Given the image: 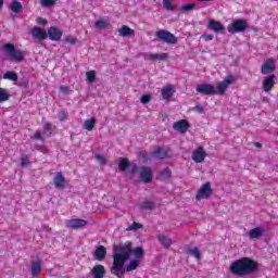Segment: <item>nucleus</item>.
<instances>
[{"label":"nucleus","mask_w":278,"mask_h":278,"mask_svg":"<svg viewBox=\"0 0 278 278\" xmlns=\"http://www.w3.org/2000/svg\"><path fill=\"white\" fill-rule=\"evenodd\" d=\"M254 270H257V263L249 257L239 258L229 267V271L236 277H247V275H252Z\"/></svg>","instance_id":"obj_1"},{"label":"nucleus","mask_w":278,"mask_h":278,"mask_svg":"<svg viewBox=\"0 0 278 278\" xmlns=\"http://www.w3.org/2000/svg\"><path fill=\"white\" fill-rule=\"evenodd\" d=\"M127 255L122 256L121 254H113V266L111 271L116 277H121L125 273V262H127Z\"/></svg>","instance_id":"obj_2"},{"label":"nucleus","mask_w":278,"mask_h":278,"mask_svg":"<svg viewBox=\"0 0 278 278\" xmlns=\"http://www.w3.org/2000/svg\"><path fill=\"white\" fill-rule=\"evenodd\" d=\"M2 51H4L10 60H14L15 62H23V60H25L23 52H21V50H16L14 43H5L2 47Z\"/></svg>","instance_id":"obj_3"},{"label":"nucleus","mask_w":278,"mask_h":278,"mask_svg":"<svg viewBox=\"0 0 278 278\" xmlns=\"http://www.w3.org/2000/svg\"><path fill=\"white\" fill-rule=\"evenodd\" d=\"M155 36L161 42H166V45H177V37L168 30H157Z\"/></svg>","instance_id":"obj_4"},{"label":"nucleus","mask_w":278,"mask_h":278,"mask_svg":"<svg viewBox=\"0 0 278 278\" xmlns=\"http://www.w3.org/2000/svg\"><path fill=\"white\" fill-rule=\"evenodd\" d=\"M227 29L229 34H240L249 29V24L244 20H238L228 25Z\"/></svg>","instance_id":"obj_5"},{"label":"nucleus","mask_w":278,"mask_h":278,"mask_svg":"<svg viewBox=\"0 0 278 278\" xmlns=\"http://www.w3.org/2000/svg\"><path fill=\"white\" fill-rule=\"evenodd\" d=\"M115 251L114 255H121L129 260L131 257V242L126 241L125 244L118 245Z\"/></svg>","instance_id":"obj_6"},{"label":"nucleus","mask_w":278,"mask_h":278,"mask_svg":"<svg viewBox=\"0 0 278 278\" xmlns=\"http://www.w3.org/2000/svg\"><path fill=\"white\" fill-rule=\"evenodd\" d=\"M195 90L197 92H199V94H204V96L218 94L216 87L210 84H200L197 86Z\"/></svg>","instance_id":"obj_7"},{"label":"nucleus","mask_w":278,"mask_h":278,"mask_svg":"<svg viewBox=\"0 0 278 278\" xmlns=\"http://www.w3.org/2000/svg\"><path fill=\"white\" fill-rule=\"evenodd\" d=\"M210 197H212V186L210 185V182H206L201 186L195 195V199L198 201H201L203 199H210Z\"/></svg>","instance_id":"obj_8"},{"label":"nucleus","mask_w":278,"mask_h":278,"mask_svg":"<svg viewBox=\"0 0 278 278\" xmlns=\"http://www.w3.org/2000/svg\"><path fill=\"white\" fill-rule=\"evenodd\" d=\"M139 170L140 179L143 184H151V181H153V169H151V167L142 166Z\"/></svg>","instance_id":"obj_9"},{"label":"nucleus","mask_w":278,"mask_h":278,"mask_svg":"<svg viewBox=\"0 0 278 278\" xmlns=\"http://www.w3.org/2000/svg\"><path fill=\"white\" fill-rule=\"evenodd\" d=\"M233 84V76H228L226 79L217 84V94H225L227 92V88Z\"/></svg>","instance_id":"obj_10"},{"label":"nucleus","mask_w":278,"mask_h":278,"mask_svg":"<svg viewBox=\"0 0 278 278\" xmlns=\"http://www.w3.org/2000/svg\"><path fill=\"white\" fill-rule=\"evenodd\" d=\"M205 157H207V153L203 149V147H199L197 150H194L191 154V159L195 164H201V162H204Z\"/></svg>","instance_id":"obj_11"},{"label":"nucleus","mask_w":278,"mask_h":278,"mask_svg":"<svg viewBox=\"0 0 278 278\" xmlns=\"http://www.w3.org/2000/svg\"><path fill=\"white\" fill-rule=\"evenodd\" d=\"M65 225L67 229H81L83 227H86L88 225V222L85 219H68L65 222Z\"/></svg>","instance_id":"obj_12"},{"label":"nucleus","mask_w":278,"mask_h":278,"mask_svg":"<svg viewBox=\"0 0 278 278\" xmlns=\"http://www.w3.org/2000/svg\"><path fill=\"white\" fill-rule=\"evenodd\" d=\"M275 79H277V76L275 74H271L263 79V91L268 93L273 88L275 87Z\"/></svg>","instance_id":"obj_13"},{"label":"nucleus","mask_w":278,"mask_h":278,"mask_svg":"<svg viewBox=\"0 0 278 278\" xmlns=\"http://www.w3.org/2000/svg\"><path fill=\"white\" fill-rule=\"evenodd\" d=\"M53 184L56 190H64L66 188V178L61 172H58L53 178Z\"/></svg>","instance_id":"obj_14"},{"label":"nucleus","mask_w":278,"mask_h":278,"mask_svg":"<svg viewBox=\"0 0 278 278\" xmlns=\"http://www.w3.org/2000/svg\"><path fill=\"white\" fill-rule=\"evenodd\" d=\"M207 28L215 34H223L225 31V26L218 21L210 20L207 23Z\"/></svg>","instance_id":"obj_15"},{"label":"nucleus","mask_w":278,"mask_h":278,"mask_svg":"<svg viewBox=\"0 0 278 278\" xmlns=\"http://www.w3.org/2000/svg\"><path fill=\"white\" fill-rule=\"evenodd\" d=\"M275 62L273 61V59H269L262 65L261 73L262 75H270V73H275Z\"/></svg>","instance_id":"obj_16"},{"label":"nucleus","mask_w":278,"mask_h":278,"mask_svg":"<svg viewBox=\"0 0 278 278\" xmlns=\"http://www.w3.org/2000/svg\"><path fill=\"white\" fill-rule=\"evenodd\" d=\"M188 127H190V125L186 119L178 121L173 124V128L175 131H179V134H186V131H188Z\"/></svg>","instance_id":"obj_17"},{"label":"nucleus","mask_w":278,"mask_h":278,"mask_svg":"<svg viewBox=\"0 0 278 278\" xmlns=\"http://www.w3.org/2000/svg\"><path fill=\"white\" fill-rule=\"evenodd\" d=\"M156 240H159L160 244H162L164 249H170V247H173V239L164 233H159L156 236Z\"/></svg>","instance_id":"obj_18"},{"label":"nucleus","mask_w":278,"mask_h":278,"mask_svg":"<svg viewBox=\"0 0 278 278\" xmlns=\"http://www.w3.org/2000/svg\"><path fill=\"white\" fill-rule=\"evenodd\" d=\"M40 273H42V260H37L31 263L30 275L33 277H38V275H40Z\"/></svg>","instance_id":"obj_19"},{"label":"nucleus","mask_w":278,"mask_h":278,"mask_svg":"<svg viewBox=\"0 0 278 278\" xmlns=\"http://www.w3.org/2000/svg\"><path fill=\"white\" fill-rule=\"evenodd\" d=\"M91 275L93 278H104L105 277V266L98 264L91 269Z\"/></svg>","instance_id":"obj_20"},{"label":"nucleus","mask_w":278,"mask_h":278,"mask_svg":"<svg viewBox=\"0 0 278 278\" xmlns=\"http://www.w3.org/2000/svg\"><path fill=\"white\" fill-rule=\"evenodd\" d=\"M48 37L50 40L58 41L62 39V31L58 27H50L48 29Z\"/></svg>","instance_id":"obj_21"},{"label":"nucleus","mask_w":278,"mask_h":278,"mask_svg":"<svg viewBox=\"0 0 278 278\" xmlns=\"http://www.w3.org/2000/svg\"><path fill=\"white\" fill-rule=\"evenodd\" d=\"M31 36L38 40H47V30L40 27H34L31 30Z\"/></svg>","instance_id":"obj_22"},{"label":"nucleus","mask_w":278,"mask_h":278,"mask_svg":"<svg viewBox=\"0 0 278 278\" xmlns=\"http://www.w3.org/2000/svg\"><path fill=\"white\" fill-rule=\"evenodd\" d=\"M93 255L98 262H103L108 255V250H105V247L100 245L96 249Z\"/></svg>","instance_id":"obj_23"},{"label":"nucleus","mask_w":278,"mask_h":278,"mask_svg":"<svg viewBox=\"0 0 278 278\" xmlns=\"http://www.w3.org/2000/svg\"><path fill=\"white\" fill-rule=\"evenodd\" d=\"M118 34L119 36H122L123 38H131V36H134L136 34V31L134 29H131L129 26L127 25H123L119 29H118Z\"/></svg>","instance_id":"obj_24"},{"label":"nucleus","mask_w":278,"mask_h":278,"mask_svg":"<svg viewBox=\"0 0 278 278\" xmlns=\"http://www.w3.org/2000/svg\"><path fill=\"white\" fill-rule=\"evenodd\" d=\"M161 94H162L163 99L168 101V99H170V97H173V94H175V90L173 89V85H167V86L163 87L162 90H161Z\"/></svg>","instance_id":"obj_25"},{"label":"nucleus","mask_w":278,"mask_h":278,"mask_svg":"<svg viewBox=\"0 0 278 278\" xmlns=\"http://www.w3.org/2000/svg\"><path fill=\"white\" fill-rule=\"evenodd\" d=\"M264 236V229L256 227L249 231L250 240H257V238H262Z\"/></svg>","instance_id":"obj_26"},{"label":"nucleus","mask_w":278,"mask_h":278,"mask_svg":"<svg viewBox=\"0 0 278 278\" xmlns=\"http://www.w3.org/2000/svg\"><path fill=\"white\" fill-rule=\"evenodd\" d=\"M168 153H166V150L164 148H157L154 152H152V157H155L156 160H164Z\"/></svg>","instance_id":"obj_27"},{"label":"nucleus","mask_w":278,"mask_h":278,"mask_svg":"<svg viewBox=\"0 0 278 278\" xmlns=\"http://www.w3.org/2000/svg\"><path fill=\"white\" fill-rule=\"evenodd\" d=\"M10 10H12L14 14H21V12H23V4L16 0H13L10 5Z\"/></svg>","instance_id":"obj_28"},{"label":"nucleus","mask_w":278,"mask_h":278,"mask_svg":"<svg viewBox=\"0 0 278 278\" xmlns=\"http://www.w3.org/2000/svg\"><path fill=\"white\" fill-rule=\"evenodd\" d=\"M97 125V119L91 118L84 122L83 127L84 129H87V131H92L94 129V126Z\"/></svg>","instance_id":"obj_29"},{"label":"nucleus","mask_w":278,"mask_h":278,"mask_svg":"<svg viewBox=\"0 0 278 278\" xmlns=\"http://www.w3.org/2000/svg\"><path fill=\"white\" fill-rule=\"evenodd\" d=\"M110 27V23L108 20H99L94 23L96 29H108Z\"/></svg>","instance_id":"obj_30"},{"label":"nucleus","mask_w":278,"mask_h":278,"mask_svg":"<svg viewBox=\"0 0 278 278\" xmlns=\"http://www.w3.org/2000/svg\"><path fill=\"white\" fill-rule=\"evenodd\" d=\"M3 79H9L10 81H18V74H16V72L9 71L4 73Z\"/></svg>","instance_id":"obj_31"},{"label":"nucleus","mask_w":278,"mask_h":278,"mask_svg":"<svg viewBox=\"0 0 278 278\" xmlns=\"http://www.w3.org/2000/svg\"><path fill=\"white\" fill-rule=\"evenodd\" d=\"M140 266V262L137 260L130 261V263L125 267V273H131V270H136Z\"/></svg>","instance_id":"obj_32"},{"label":"nucleus","mask_w":278,"mask_h":278,"mask_svg":"<svg viewBox=\"0 0 278 278\" xmlns=\"http://www.w3.org/2000/svg\"><path fill=\"white\" fill-rule=\"evenodd\" d=\"M129 159H122L118 163V168L122 173H125V170H127V168H129Z\"/></svg>","instance_id":"obj_33"},{"label":"nucleus","mask_w":278,"mask_h":278,"mask_svg":"<svg viewBox=\"0 0 278 278\" xmlns=\"http://www.w3.org/2000/svg\"><path fill=\"white\" fill-rule=\"evenodd\" d=\"M85 75L87 77L88 84H94V81L97 80V72L94 71L86 72Z\"/></svg>","instance_id":"obj_34"},{"label":"nucleus","mask_w":278,"mask_h":278,"mask_svg":"<svg viewBox=\"0 0 278 278\" xmlns=\"http://www.w3.org/2000/svg\"><path fill=\"white\" fill-rule=\"evenodd\" d=\"M187 255H192L195 260H201V252L199 251V248L188 249Z\"/></svg>","instance_id":"obj_35"},{"label":"nucleus","mask_w":278,"mask_h":278,"mask_svg":"<svg viewBox=\"0 0 278 278\" xmlns=\"http://www.w3.org/2000/svg\"><path fill=\"white\" fill-rule=\"evenodd\" d=\"M168 58V53H153V62H164Z\"/></svg>","instance_id":"obj_36"},{"label":"nucleus","mask_w":278,"mask_h":278,"mask_svg":"<svg viewBox=\"0 0 278 278\" xmlns=\"http://www.w3.org/2000/svg\"><path fill=\"white\" fill-rule=\"evenodd\" d=\"M10 93H8L7 89L0 88V103H4V101L10 100Z\"/></svg>","instance_id":"obj_37"},{"label":"nucleus","mask_w":278,"mask_h":278,"mask_svg":"<svg viewBox=\"0 0 278 278\" xmlns=\"http://www.w3.org/2000/svg\"><path fill=\"white\" fill-rule=\"evenodd\" d=\"M170 175H172L170 168L166 167L165 169H163L161 172L162 181H168V179H170Z\"/></svg>","instance_id":"obj_38"},{"label":"nucleus","mask_w":278,"mask_h":278,"mask_svg":"<svg viewBox=\"0 0 278 278\" xmlns=\"http://www.w3.org/2000/svg\"><path fill=\"white\" fill-rule=\"evenodd\" d=\"M197 8L195 3H187L180 8V12H192Z\"/></svg>","instance_id":"obj_39"},{"label":"nucleus","mask_w":278,"mask_h":278,"mask_svg":"<svg viewBox=\"0 0 278 278\" xmlns=\"http://www.w3.org/2000/svg\"><path fill=\"white\" fill-rule=\"evenodd\" d=\"M141 210H155V203L151 201H146L140 204Z\"/></svg>","instance_id":"obj_40"},{"label":"nucleus","mask_w":278,"mask_h":278,"mask_svg":"<svg viewBox=\"0 0 278 278\" xmlns=\"http://www.w3.org/2000/svg\"><path fill=\"white\" fill-rule=\"evenodd\" d=\"M163 7L169 12H175V7H173V0H163Z\"/></svg>","instance_id":"obj_41"},{"label":"nucleus","mask_w":278,"mask_h":278,"mask_svg":"<svg viewBox=\"0 0 278 278\" xmlns=\"http://www.w3.org/2000/svg\"><path fill=\"white\" fill-rule=\"evenodd\" d=\"M131 253L135 255V257H143L144 256V250L142 248H135L131 250Z\"/></svg>","instance_id":"obj_42"},{"label":"nucleus","mask_w":278,"mask_h":278,"mask_svg":"<svg viewBox=\"0 0 278 278\" xmlns=\"http://www.w3.org/2000/svg\"><path fill=\"white\" fill-rule=\"evenodd\" d=\"M138 156L140 157V160H143V162H150V160H151V156L149 155V152H147V151L139 152Z\"/></svg>","instance_id":"obj_43"},{"label":"nucleus","mask_w":278,"mask_h":278,"mask_svg":"<svg viewBox=\"0 0 278 278\" xmlns=\"http://www.w3.org/2000/svg\"><path fill=\"white\" fill-rule=\"evenodd\" d=\"M137 229H142V224L134 222L131 226H129L126 231H137Z\"/></svg>","instance_id":"obj_44"},{"label":"nucleus","mask_w":278,"mask_h":278,"mask_svg":"<svg viewBox=\"0 0 278 278\" xmlns=\"http://www.w3.org/2000/svg\"><path fill=\"white\" fill-rule=\"evenodd\" d=\"M56 2H58V0H41V5L43 8H51Z\"/></svg>","instance_id":"obj_45"},{"label":"nucleus","mask_w":278,"mask_h":278,"mask_svg":"<svg viewBox=\"0 0 278 278\" xmlns=\"http://www.w3.org/2000/svg\"><path fill=\"white\" fill-rule=\"evenodd\" d=\"M59 118L61 121V123H64V121H66V118H68V114L64 111L59 112Z\"/></svg>","instance_id":"obj_46"},{"label":"nucleus","mask_w":278,"mask_h":278,"mask_svg":"<svg viewBox=\"0 0 278 278\" xmlns=\"http://www.w3.org/2000/svg\"><path fill=\"white\" fill-rule=\"evenodd\" d=\"M96 160L101 163V164H108V161L105 160V156L101 155V154H97L96 155Z\"/></svg>","instance_id":"obj_47"},{"label":"nucleus","mask_w":278,"mask_h":278,"mask_svg":"<svg viewBox=\"0 0 278 278\" xmlns=\"http://www.w3.org/2000/svg\"><path fill=\"white\" fill-rule=\"evenodd\" d=\"M65 42H68L70 45H75L77 42V38L68 36L65 38Z\"/></svg>","instance_id":"obj_48"},{"label":"nucleus","mask_w":278,"mask_h":278,"mask_svg":"<svg viewBox=\"0 0 278 278\" xmlns=\"http://www.w3.org/2000/svg\"><path fill=\"white\" fill-rule=\"evenodd\" d=\"M141 103H149L151 101V96L150 94H143L140 98Z\"/></svg>","instance_id":"obj_49"},{"label":"nucleus","mask_w":278,"mask_h":278,"mask_svg":"<svg viewBox=\"0 0 278 278\" xmlns=\"http://www.w3.org/2000/svg\"><path fill=\"white\" fill-rule=\"evenodd\" d=\"M28 165H29V157H27V156L22 157L21 166L25 167V166H28Z\"/></svg>","instance_id":"obj_50"},{"label":"nucleus","mask_w":278,"mask_h":278,"mask_svg":"<svg viewBox=\"0 0 278 278\" xmlns=\"http://www.w3.org/2000/svg\"><path fill=\"white\" fill-rule=\"evenodd\" d=\"M153 53H143V59L153 62Z\"/></svg>","instance_id":"obj_51"},{"label":"nucleus","mask_w":278,"mask_h":278,"mask_svg":"<svg viewBox=\"0 0 278 278\" xmlns=\"http://www.w3.org/2000/svg\"><path fill=\"white\" fill-rule=\"evenodd\" d=\"M60 91L63 92V94H68V92H71V88L66 86H61Z\"/></svg>","instance_id":"obj_52"},{"label":"nucleus","mask_w":278,"mask_h":278,"mask_svg":"<svg viewBox=\"0 0 278 278\" xmlns=\"http://www.w3.org/2000/svg\"><path fill=\"white\" fill-rule=\"evenodd\" d=\"M202 38L205 42H210V40H214V35H203Z\"/></svg>","instance_id":"obj_53"},{"label":"nucleus","mask_w":278,"mask_h":278,"mask_svg":"<svg viewBox=\"0 0 278 278\" xmlns=\"http://www.w3.org/2000/svg\"><path fill=\"white\" fill-rule=\"evenodd\" d=\"M35 140H45V138L42 137V135L40 134V131H36L34 135Z\"/></svg>","instance_id":"obj_54"},{"label":"nucleus","mask_w":278,"mask_h":278,"mask_svg":"<svg viewBox=\"0 0 278 278\" xmlns=\"http://www.w3.org/2000/svg\"><path fill=\"white\" fill-rule=\"evenodd\" d=\"M194 110H195V112H198L199 114H203V112H204V109H203V106H201V105L194 106Z\"/></svg>","instance_id":"obj_55"},{"label":"nucleus","mask_w":278,"mask_h":278,"mask_svg":"<svg viewBox=\"0 0 278 278\" xmlns=\"http://www.w3.org/2000/svg\"><path fill=\"white\" fill-rule=\"evenodd\" d=\"M137 170H138V165L134 164V165H131L129 173H130V175H134Z\"/></svg>","instance_id":"obj_56"},{"label":"nucleus","mask_w":278,"mask_h":278,"mask_svg":"<svg viewBox=\"0 0 278 278\" xmlns=\"http://www.w3.org/2000/svg\"><path fill=\"white\" fill-rule=\"evenodd\" d=\"M43 131H45V134H47V131H51V124H49V123L45 124Z\"/></svg>","instance_id":"obj_57"},{"label":"nucleus","mask_w":278,"mask_h":278,"mask_svg":"<svg viewBox=\"0 0 278 278\" xmlns=\"http://www.w3.org/2000/svg\"><path fill=\"white\" fill-rule=\"evenodd\" d=\"M37 23L39 24V25H47V20H45V18H38V21H37Z\"/></svg>","instance_id":"obj_58"},{"label":"nucleus","mask_w":278,"mask_h":278,"mask_svg":"<svg viewBox=\"0 0 278 278\" xmlns=\"http://www.w3.org/2000/svg\"><path fill=\"white\" fill-rule=\"evenodd\" d=\"M35 149L37 151H45V147H40V146H35Z\"/></svg>","instance_id":"obj_59"},{"label":"nucleus","mask_w":278,"mask_h":278,"mask_svg":"<svg viewBox=\"0 0 278 278\" xmlns=\"http://www.w3.org/2000/svg\"><path fill=\"white\" fill-rule=\"evenodd\" d=\"M35 149L37 151H45V147H40V146H35Z\"/></svg>","instance_id":"obj_60"},{"label":"nucleus","mask_w":278,"mask_h":278,"mask_svg":"<svg viewBox=\"0 0 278 278\" xmlns=\"http://www.w3.org/2000/svg\"><path fill=\"white\" fill-rule=\"evenodd\" d=\"M254 147H256V149H262V143L255 142V143H254Z\"/></svg>","instance_id":"obj_61"},{"label":"nucleus","mask_w":278,"mask_h":278,"mask_svg":"<svg viewBox=\"0 0 278 278\" xmlns=\"http://www.w3.org/2000/svg\"><path fill=\"white\" fill-rule=\"evenodd\" d=\"M3 8V0H0V10Z\"/></svg>","instance_id":"obj_62"}]
</instances>
